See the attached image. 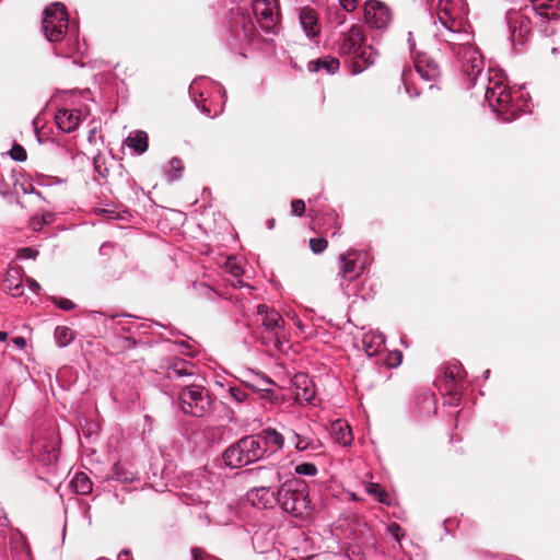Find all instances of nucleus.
<instances>
[{"label":"nucleus","instance_id":"nucleus-49","mask_svg":"<svg viewBox=\"0 0 560 560\" xmlns=\"http://www.w3.org/2000/svg\"><path fill=\"white\" fill-rule=\"evenodd\" d=\"M402 360V353L398 350H395L388 354V358L386 359V363L390 368H396L401 363Z\"/></svg>","mask_w":560,"mask_h":560},{"label":"nucleus","instance_id":"nucleus-15","mask_svg":"<svg viewBox=\"0 0 560 560\" xmlns=\"http://www.w3.org/2000/svg\"><path fill=\"white\" fill-rule=\"evenodd\" d=\"M213 497L210 481L205 476L197 475L188 482L184 492V501L187 505L209 504Z\"/></svg>","mask_w":560,"mask_h":560},{"label":"nucleus","instance_id":"nucleus-46","mask_svg":"<svg viewBox=\"0 0 560 560\" xmlns=\"http://www.w3.org/2000/svg\"><path fill=\"white\" fill-rule=\"evenodd\" d=\"M38 256V250L32 247L20 248L16 253V258L20 260L35 259Z\"/></svg>","mask_w":560,"mask_h":560},{"label":"nucleus","instance_id":"nucleus-28","mask_svg":"<svg viewBox=\"0 0 560 560\" xmlns=\"http://www.w3.org/2000/svg\"><path fill=\"white\" fill-rule=\"evenodd\" d=\"M112 318L113 319L120 318L117 322V325L120 326V330L124 331V332L132 334V335L139 332L141 329L149 328L152 325L161 326L159 323H155V322L141 323V324H139L137 322H129V320L124 322V319L132 318V316L129 315V314L113 315Z\"/></svg>","mask_w":560,"mask_h":560},{"label":"nucleus","instance_id":"nucleus-17","mask_svg":"<svg viewBox=\"0 0 560 560\" xmlns=\"http://www.w3.org/2000/svg\"><path fill=\"white\" fill-rule=\"evenodd\" d=\"M165 376L168 380H182L185 377H194L195 382L199 376L197 375L196 365L188 360L182 358H173L165 366Z\"/></svg>","mask_w":560,"mask_h":560},{"label":"nucleus","instance_id":"nucleus-48","mask_svg":"<svg viewBox=\"0 0 560 560\" xmlns=\"http://www.w3.org/2000/svg\"><path fill=\"white\" fill-rule=\"evenodd\" d=\"M190 553H191L192 560H220V559L215 558L214 556L207 553L201 548H197V547L191 548Z\"/></svg>","mask_w":560,"mask_h":560},{"label":"nucleus","instance_id":"nucleus-38","mask_svg":"<svg viewBox=\"0 0 560 560\" xmlns=\"http://www.w3.org/2000/svg\"><path fill=\"white\" fill-rule=\"evenodd\" d=\"M418 407L423 410L427 416H430L435 412V400L434 396L431 394H424L419 397Z\"/></svg>","mask_w":560,"mask_h":560},{"label":"nucleus","instance_id":"nucleus-37","mask_svg":"<svg viewBox=\"0 0 560 560\" xmlns=\"http://www.w3.org/2000/svg\"><path fill=\"white\" fill-rule=\"evenodd\" d=\"M366 491L369 494L373 495L380 503L389 505L390 502L388 500V493L382 488V486L377 482H370L366 486Z\"/></svg>","mask_w":560,"mask_h":560},{"label":"nucleus","instance_id":"nucleus-63","mask_svg":"<svg viewBox=\"0 0 560 560\" xmlns=\"http://www.w3.org/2000/svg\"><path fill=\"white\" fill-rule=\"evenodd\" d=\"M275 223H276L275 219H269V220H267V223H266V224H267V228H268L269 230H271V229H273Z\"/></svg>","mask_w":560,"mask_h":560},{"label":"nucleus","instance_id":"nucleus-21","mask_svg":"<svg viewBox=\"0 0 560 560\" xmlns=\"http://www.w3.org/2000/svg\"><path fill=\"white\" fill-rule=\"evenodd\" d=\"M81 112L78 109H58L55 115L57 127L63 132H73L80 124Z\"/></svg>","mask_w":560,"mask_h":560},{"label":"nucleus","instance_id":"nucleus-57","mask_svg":"<svg viewBox=\"0 0 560 560\" xmlns=\"http://www.w3.org/2000/svg\"><path fill=\"white\" fill-rule=\"evenodd\" d=\"M27 283H28V288L32 292L34 293H38L40 291V284L34 280V279H28L27 280Z\"/></svg>","mask_w":560,"mask_h":560},{"label":"nucleus","instance_id":"nucleus-58","mask_svg":"<svg viewBox=\"0 0 560 560\" xmlns=\"http://www.w3.org/2000/svg\"><path fill=\"white\" fill-rule=\"evenodd\" d=\"M113 249V245L109 243H104L100 247V254L101 255H107Z\"/></svg>","mask_w":560,"mask_h":560},{"label":"nucleus","instance_id":"nucleus-13","mask_svg":"<svg viewBox=\"0 0 560 560\" xmlns=\"http://www.w3.org/2000/svg\"><path fill=\"white\" fill-rule=\"evenodd\" d=\"M252 9L260 28L266 33H272L279 19L276 0H254Z\"/></svg>","mask_w":560,"mask_h":560},{"label":"nucleus","instance_id":"nucleus-3","mask_svg":"<svg viewBox=\"0 0 560 560\" xmlns=\"http://www.w3.org/2000/svg\"><path fill=\"white\" fill-rule=\"evenodd\" d=\"M42 28L48 42L59 43L56 54L72 57L75 54L84 55L85 44L79 42L78 27L70 25L65 5L60 2L51 3L44 10Z\"/></svg>","mask_w":560,"mask_h":560},{"label":"nucleus","instance_id":"nucleus-42","mask_svg":"<svg viewBox=\"0 0 560 560\" xmlns=\"http://www.w3.org/2000/svg\"><path fill=\"white\" fill-rule=\"evenodd\" d=\"M294 471L300 476L314 477L317 475L318 469L313 463H302L295 466Z\"/></svg>","mask_w":560,"mask_h":560},{"label":"nucleus","instance_id":"nucleus-51","mask_svg":"<svg viewBox=\"0 0 560 560\" xmlns=\"http://www.w3.org/2000/svg\"><path fill=\"white\" fill-rule=\"evenodd\" d=\"M341 9L348 13L353 12L358 7V0H338Z\"/></svg>","mask_w":560,"mask_h":560},{"label":"nucleus","instance_id":"nucleus-10","mask_svg":"<svg viewBox=\"0 0 560 560\" xmlns=\"http://www.w3.org/2000/svg\"><path fill=\"white\" fill-rule=\"evenodd\" d=\"M209 89H215L223 98V104L225 103L226 91L224 86L205 77L195 79L191 82L189 85V95L203 115L207 117H215L223 110V108L221 107L220 109H214V112H212L211 107L206 104L207 97L205 95Z\"/></svg>","mask_w":560,"mask_h":560},{"label":"nucleus","instance_id":"nucleus-44","mask_svg":"<svg viewBox=\"0 0 560 560\" xmlns=\"http://www.w3.org/2000/svg\"><path fill=\"white\" fill-rule=\"evenodd\" d=\"M9 153L11 159L16 162H24L27 159L26 150L20 144H13Z\"/></svg>","mask_w":560,"mask_h":560},{"label":"nucleus","instance_id":"nucleus-18","mask_svg":"<svg viewBox=\"0 0 560 560\" xmlns=\"http://www.w3.org/2000/svg\"><path fill=\"white\" fill-rule=\"evenodd\" d=\"M254 436L259 439V444L264 448V457L268 453L273 454L284 447V435L275 428H265Z\"/></svg>","mask_w":560,"mask_h":560},{"label":"nucleus","instance_id":"nucleus-20","mask_svg":"<svg viewBox=\"0 0 560 560\" xmlns=\"http://www.w3.org/2000/svg\"><path fill=\"white\" fill-rule=\"evenodd\" d=\"M299 22L306 37L315 38L319 35L318 15L313 8H302L299 11Z\"/></svg>","mask_w":560,"mask_h":560},{"label":"nucleus","instance_id":"nucleus-25","mask_svg":"<svg viewBox=\"0 0 560 560\" xmlns=\"http://www.w3.org/2000/svg\"><path fill=\"white\" fill-rule=\"evenodd\" d=\"M362 346L369 357L376 355L385 347V336L380 331H369L363 335Z\"/></svg>","mask_w":560,"mask_h":560},{"label":"nucleus","instance_id":"nucleus-22","mask_svg":"<svg viewBox=\"0 0 560 560\" xmlns=\"http://www.w3.org/2000/svg\"><path fill=\"white\" fill-rule=\"evenodd\" d=\"M358 255L357 250H348L347 253L339 255V272L338 278L339 279H347L350 277H358L360 276L362 271V267H358L355 259L352 258V256Z\"/></svg>","mask_w":560,"mask_h":560},{"label":"nucleus","instance_id":"nucleus-50","mask_svg":"<svg viewBox=\"0 0 560 560\" xmlns=\"http://www.w3.org/2000/svg\"><path fill=\"white\" fill-rule=\"evenodd\" d=\"M292 214L302 217L305 213V203L302 199H294L291 202Z\"/></svg>","mask_w":560,"mask_h":560},{"label":"nucleus","instance_id":"nucleus-45","mask_svg":"<svg viewBox=\"0 0 560 560\" xmlns=\"http://www.w3.org/2000/svg\"><path fill=\"white\" fill-rule=\"evenodd\" d=\"M327 241L324 237L310 240V247L314 254H322L327 248Z\"/></svg>","mask_w":560,"mask_h":560},{"label":"nucleus","instance_id":"nucleus-55","mask_svg":"<svg viewBox=\"0 0 560 560\" xmlns=\"http://www.w3.org/2000/svg\"><path fill=\"white\" fill-rule=\"evenodd\" d=\"M31 225H32V229L35 231V232H38L43 229V226L45 225L44 222H42L39 215H35L32 218L31 220Z\"/></svg>","mask_w":560,"mask_h":560},{"label":"nucleus","instance_id":"nucleus-19","mask_svg":"<svg viewBox=\"0 0 560 560\" xmlns=\"http://www.w3.org/2000/svg\"><path fill=\"white\" fill-rule=\"evenodd\" d=\"M294 397L298 404H312L315 398V386L305 374H296L293 378Z\"/></svg>","mask_w":560,"mask_h":560},{"label":"nucleus","instance_id":"nucleus-26","mask_svg":"<svg viewBox=\"0 0 560 560\" xmlns=\"http://www.w3.org/2000/svg\"><path fill=\"white\" fill-rule=\"evenodd\" d=\"M339 59L332 56L317 58L308 61L307 63V70L310 72H318L320 70H324L328 74L336 73L339 70Z\"/></svg>","mask_w":560,"mask_h":560},{"label":"nucleus","instance_id":"nucleus-1","mask_svg":"<svg viewBox=\"0 0 560 560\" xmlns=\"http://www.w3.org/2000/svg\"><path fill=\"white\" fill-rule=\"evenodd\" d=\"M433 35L440 45L439 49L450 52L454 58L467 89H472L476 96L482 95L500 120L512 121L527 110L528 105L523 93L520 91V95L514 96L502 70L489 68L485 71L482 56L474 45V34L463 20L452 14L450 0L438 2V21L434 22Z\"/></svg>","mask_w":560,"mask_h":560},{"label":"nucleus","instance_id":"nucleus-32","mask_svg":"<svg viewBox=\"0 0 560 560\" xmlns=\"http://www.w3.org/2000/svg\"><path fill=\"white\" fill-rule=\"evenodd\" d=\"M126 141L127 145L138 155L143 154L148 150V135L145 131L138 130L133 136L130 135Z\"/></svg>","mask_w":560,"mask_h":560},{"label":"nucleus","instance_id":"nucleus-60","mask_svg":"<svg viewBox=\"0 0 560 560\" xmlns=\"http://www.w3.org/2000/svg\"><path fill=\"white\" fill-rule=\"evenodd\" d=\"M408 35H409L408 44H409L410 51L412 52V51H413V48H415L416 43H415L413 38L411 37V33H410V32L408 33Z\"/></svg>","mask_w":560,"mask_h":560},{"label":"nucleus","instance_id":"nucleus-64","mask_svg":"<svg viewBox=\"0 0 560 560\" xmlns=\"http://www.w3.org/2000/svg\"><path fill=\"white\" fill-rule=\"evenodd\" d=\"M94 136H95V128L91 129L89 132V137H88L89 142L93 141Z\"/></svg>","mask_w":560,"mask_h":560},{"label":"nucleus","instance_id":"nucleus-33","mask_svg":"<svg viewBox=\"0 0 560 560\" xmlns=\"http://www.w3.org/2000/svg\"><path fill=\"white\" fill-rule=\"evenodd\" d=\"M71 487L79 494H89L92 492L93 483L85 472H77L71 480Z\"/></svg>","mask_w":560,"mask_h":560},{"label":"nucleus","instance_id":"nucleus-59","mask_svg":"<svg viewBox=\"0 0 560 560\" xmlns=\"http://www.w3.org/2000/svg\"><path fill=\"white\" fill-rule=\"evenodd\" d=\"M14 343H15L16 346H19V347L23 348V347H25L26 341H25V339H24V338H22V337H18V338H15V339H14Z\"/></svg>","mask_w":560,"mask_h":560},{"label":"nucleus","instance_id":"nucleus-6","mask_svg":"<svg viewBox=\"0 0 560 560\" xmlns=\"http://www.w3.org/2000/svg\"><path fill=\"white\" fill-rule=\"evenodd\" d=\"M256 34V27L249 14L236 12L228 21L223 40L231 51L245 57L244 51L252 45Z\"/></svg>","mask_w":560,"mask_h":560},{"label":"nucleus","instance_id":"nucleus-54","mask_svg":"<svg viewBox=\"0 0 560 560\" xmlns=\"http://www.w3.org/2000/svg\"><path fill=\"white\" fill-rule=\"evenodd\" d=\"M258 381L256 383H253L254 385H257L258 387H267L273 385V382L264 374H257Z\"/></svg>","mask_w":560,"mask_h":560},{"label":"nucleus","instance_id":"nucleus-62","mask_svg":"<svg viewBox=\"0 0 560 560\" xmlns=\"http://www.w3.org/2000/svg\"><path fill=\"white\" fill-rule=\"evenodd\" d=\"M310 203H311V212H312V213H314V218H315V219H317V218H318V215H319V210H316V209L314 208L315 206L313 205V201H312V200H310Z\"/></svg>","mask_w":560,"mask_h":560},{"label":"nucleus","instance_id":"nucleus-5","mask_svg":"<svg viewBox=\"0 0 560 560\" xmlns=\"http://www.w3.org/2000/svg\"><path fill=\"white\" fill-rule=\"evenodd\" d=\"M278 505L282 512L303 522L311 520L314 511L306 483L295 478L278 487Z\"/></svg>","mask_w":560,"mask_h":560},{"label":"nucleus","instance_id":"nucleus-40","mask_svg":"<svg viewBox=\"0 0 560 560\" xmlns=\"http://www.w3.org/2000/svg\"><path fill=\"white\" fill-rule=\"evenodd\" d=\"M346 11L338 8L328 11L327 21L334 27L340 26L346 22Z\"/></svg>","mask_w":560,"mask_h":560},{"label":"nucleus","instance_id":"nucleus-7","mask_svg":"<svg viewBox=\"0 0 560 560\" xmlns=\"http://www.w3.org/2000/svg\"><path fill=\"white\" fill-rule=\"evenodd\" d=\"M264 458V448L257 436L246 435L231 444L222 454L224 465L231 469L241 468Z\"/></svg>","mask_w":560,"mask_h":560},{"label":"nucleus","instance_id":"nucleus-16","mask_svg":"<svg viewBox=\"0 0 560 560\" xmlns=\"http://www.w3.org/2000/svg\"><path fill=\"white\" fill-rule=\"evenodd\" d=\"M365 22L373 28L385 30L393 19L392 10L378 0H366L364 3Z\"/></svg>","mask_w":560,"mask_h":560},{"label":"nucleus","instance_id":"nucleus-9","mask_svg":"<svg viewBox=\"0 0 560 560\" xmlns=\"http://www.w3.org/2000/svg\"><path fill=\"white\" fill-rule=\"evenodd\" d=\"M260 471L266 474V479L269 482L267 486H260L248 491L247 498L253 505L260 509H271L278 505V489L273 488L281 483L282 477L279 468H259Z\"/></svg>","mask_w":560,"mask_h":560},{"label":"nucleus","instance_id":"nucleus-30","mask_svg":"<svg viewBox=\"0 0 560 560\" xmlns=\"http://www.w3.org/2000/svg\"><path fill=\"white\" fill-rule=\"evenodd\" d=\"M465 378V372L458 362L451 363L444 369V386L458 387V384Z\"/></svg>","mask_w":560,"mask_h":560},{"label":"nucleus","instance_id":"nucleus-31","mask_svg":"<svg viewBox=\"0 0 560 560\" xmlns=\"http://www.w3.org/2000/svg\"><path fill=\"white\" fill-rule=\"evenodd\" d=\"M135 472L127 464L116 463L108 475V479L116 480L121 483H129L135 480Z\"/></svg>","mask_w":560,"mask_h":560},{"label":"nucleus","instance_id":"nucleus-14","mask_svg":"<svg viewBox=\"0 0 560 560\" xmlns=\"http://www.w3.org/2000/svg\"><path fill=\"white\" fill-rule=\"evenodd\" d=\"M213 497L210 481L205 476L197 475L188 482L184 492V501L187 505L209 504Z\"/></svg>","mask_w":560,"mask_h":560},{"label":"nucleus","instance_id":"nucleus-27","mask_svg":"<svg viewBox=\"0 0 560 560\" xmlns=\"http://www.w3.org/2000/svg\"><path fill=\"white\" fill-rule=\"evenodd\" d=\"M3 290L13 296L22 294V277L16 268H9L3 280Z\"/></svg>","mask_w":560,"mask_h":560},{"label":"nucleus","instance_id":"nucleus-29","mask_svg":"<svg viewBox=\"0 0 560 560\" xmlns=\"http://www.w3.org/2000/svg\"><path fill=\"white\" fill-rule=\"evenodd\" d=\"M360 276L339 279V287L347 298L361 296L362 299H366V294L363 292V289L360 288Z\"/></svg>","mask_w":560,"mask_h":560},{"label":"nucleus","instance_id":"nucleus-2","mask_svg":"<svg viewBox=\"0 0 560 560\" xmlns=\"http://www.w3.org/2000/svg\"><path fill=\"white\" fill-rule=\"evenodd\" d=\"M520 9L506 12L510 40L515 54L524 51L532 34V19L539 33L552 36L560 24V0H523Z\"/></svg>","mask_w":560,"mask_h":560},{"label":"nucleus","instance_id":"nucleus-47","mask_svg":"<svg viewBox=\"0 0 560 560\" xmlns=\"http://www.w3.org/2000/svg\"><path fill=\"white\" fill-rule=\"evenodd\" d=\"M51 301L57 307L63 311H71L77 306L71 300L65 298L54 296Z\"/></svg>","mask_w":560,"mask_h":560},{"label":"nucleus","instance_id":"nucleus-11","mask_svg":"<svg viewBox=\"0 0 560 560\" xmlns=\"http://www.w3.org/2000/svg\"><path fill=\"white\" fill-rule=\"evenodd\" d=\"M289 443L299 453L307 455H320L324 453L325 446L322 440L312 431L310 427L299 425L287 431Z\"/></svg>","mask_w":560,"mask_h":560},{"label":"nucleus","instance_id":"nucleus-53","mask_svg":"<svg viewBox=\"0 0 560 560\" xmlns=\"http://www.w3.org/2000/svg\"><path fill=\"white\" fill-rule=\"evenodd\" d=\"M230 394L238 402L245 401L247 399V394L237 387H231Z\"/></svg>","mask_w":560,"mask_h":560},{"label":"nucleus","instance_id":"nucleus-36","mask_svg":"<svg viewBox=\"0 0 560 560\" xmlns=\"http://www.w3.org/2000/svg\"><path fill=\"white\" fill-rule=\"evenodd\" d=\"M246 385L254 393H257L261 399H265L271 404H277L279 401L278 395L272 388V385L267 387H258L257 385L250 384V382L246 383Z\"/></svg>","mask_w":560,"mask_h":560},{"label":"nucleus","instance_id":"nucleus-23","mask_svg":"<svg viewBox=\"0 0 560 560\" xmlns=\"http://www.w3.org/2000/svg\"><path fill=\"white\" fill-rule=\"evenodd\" d=\"M415 67L419 75L425 81H433L440 75L439 65L425 54L416 59Z\"/></svg>","mask_w":560,"mask_h":560},{"label":"nucleus","instance_id":"nucleus-4","mask_svg":"<svg viewBox=\"0 0 560 560\" xmlns=\"http://www.w3.org/2000/svg\"><path fill=\"white\" fill-rule=\"evenodd\" d=\"M338 52L342 57L351 58V72L360 74L373 66L377 58V51L364 44V35L360 25H352L348 32L341 34L338 40Z\"/></svg>","mask_w":560,"mask_h":560},{"label":"nucleus","instance_id":"nucleus-56","mask_svg":"<svg viewBox=\"0 0 560 560\" xmlns=\"http://www.w3.org/2000/svg\"><path fill=\"white\" fill-rule=\"evenodd\" d=\"M39 218H40L42 222H44L46 225V224H50L54 222L55 214L51 212H46V213L40 214Z\"/></svg>","mask_w":560,"mask_h":560},{"label":"nucleus","instance_id":"nucleus-8","mask_svg":"<svg viewBox=\"0 0 560 560\" xmlns=\"http://www.w3.org/2000/svg\"><path fill=\"white\" fill-rule=\"evenodd\" d=\"M179 410L191 417L201 418L211 409L212 399L209 390L201 384L192 381L184 385L177 393Z\"/></svg>","mask_w":560,"mask_h":560},{"label":"nucleus","instance_id":"nucleus-35","mask_svg":"<svg viewBox=\"0 0 560 560\" xmlns=\"http://www.w3.org/2000/svg\"><path fill=\"white\" fill-rule=\"evenodd\" d=\"M74 339L73 331L67 326H58L55 329V340L58 347L65 348Z\"/></svg>","mask_w":560,"mask_h":560},{"label":"nucleus","instance_id":"nucleus-52","mask_svg":"<svg viewBox=\"0 0 560 560\" xmlns=\"http://www.w3.org/2000/svg\"><path fill=\"white\" fill-rule=\"evenodd\" d=\"M94 170L96 173H98L100 176L106 177L107 176V168L103 166V162L101 163V155H97L93 159Z\"/></svg>","mask_w":560,"mask_h":560},{"label":"nucleus","instance_id":"nucleus-34","mask_svg":"<svg viewBox=\"0 0 560 560\" xmlns=\"http://www.w3.org/2000/svg\"><path fill=\"white\" fill-rule=\"evenodd\" d=\"M182 171H183V165H182L179 159H177V158L171 159V161L168 162V164L164 171L166 180L168 183L176 182L177 179L180 178Z\"/></svg>","mask_w":560,"mask_h":560},{"label":"nucleus","instance_id":"nucleus-41","mask_svg":"<svg viewBox=\"0 0 560 560\" xmlns=\"http://www.w3.org/2000/svg\"><path fill=\"white\" fill-rule=\"evenodd\" d=\"M224 267L225 270L236 279L243 275V269L235 257H228Z\"/></svg>","mask_w":560,"mask_h":560},{"label":"nucleus","instance_id":"nucleus-12","mask_svg":"<svg viewBox=\"0 0 560 560\" xmlns=\"http://www.w3.org/2000/svg\"><path fill=\"white\" fill-rule=\"evenodd\" d=\"M256 313L261 319L264 329L271 335L273 345L277 348H281L282 343L287 341L285 322L281 314L266 304H258Z\"/></svg>","mask_w":560,"mask_h":560},{"label":"nucleus","instance_id":"nucleus-24","mask_svg":"<svg viewBox=\"0 0 560 560\" xmlns=\"http://www.w3.org/2000/svg\"><path fill=\"white\" fill-rule=\"evenodd\" d=\"M332 440L341 446H348L353 441V434L347 421L338 419L330 424Z\"/></svg>","mask_w":560,"mask_h":560},{"label":"nucleus","instance_id":"nucleus-43","mask_svg":"<svg viewBox=\"0 0 560 560\" xmlns=\"http://www.w3.org/2000/svg\"><path fill=\"white\" fill-rule=\"evenodd\" d=\"M446 390L445 404L450 406H458L460 401V394L458 392V387L444 386Z\"/></svg>","mask_w":560,"mask_h":560},{"label":"nucleus","instance_id":"nucleus-39","mask_svg":"<svg viewBox=\"0 0 560 560\" xmlns=\"http://www.w3.org/2000/svg\"><path fill=\"white\" fill-rule=\"evenodd\" d=\"M412 74V71L410 68H406L402 70V73H401V82L405 86V91L406 93L410 96V97H417L420 95V91L413 86L412 84L409 83V77Z\"/></svg>","mask_w":560,"mask_h":560},{"label":"nucleus","instance_id":"nucleus-61","mask_svg":"<svg viewBox=\"0 0 560 560\" xmlns=\"http://www.w3.org/2000/svg\"><path fill=\"white\" fill-rule=\"evenodd\" d=\"M30 187H31V189H27V188L23 189L24 194H36L37 196H40V192L35 190V188L32 185H30Z\"/></svg>","mask_w":560,"mask_h":560}]
</instances>
